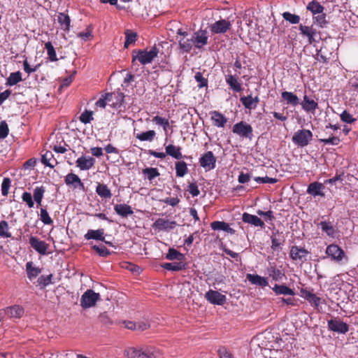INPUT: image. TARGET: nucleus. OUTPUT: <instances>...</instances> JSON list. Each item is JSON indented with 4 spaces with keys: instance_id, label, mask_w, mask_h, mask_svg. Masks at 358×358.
<instances>
[{
    "instance_id": "nucleus-59",
    "label": "nucleus",
    "mask_w": 358,
    "mask_h": 358,
    "mask_svg": "<svg viewBox=\"0 0 358 358\" xmlns=\"http://www.w3.org/2000/svg\"><path fill=\"white\" fill-rule=\"evenodd\" d=\"M143 172L144 174L147 175L150 180L159 175L157 169L155 168H146L143 169Z\"/></svg>"
},
{
    "instance_id": "nucleus-39",
    "label": "nucleus",
    "mask_w": 358,
    "mask_h": 358,
    "mask_svg": "<svg viewBox=\"0 0 358 358\" xmlns=\"http://www.w3.org/2000/svg\"><path fill=\"white\" fill-rule=\"evenodd\" d=\"M96 193L102 198L110 199L112 196L110 190L107 185L103 184H99L96 189Z\"/></svg>"
},
{
    "instance_id": "nucleus-50",
    "label": "nucleus",
    "mask_w": 358,
    "mask_h": 358,
    "mask_svg": "<svg viewBox=\"0 0 358 358\" xmlns=\"http://www.w3.org/2000/svg\"><path fill=\"white\" fill-rule=\"evenodd\" d=\"M52 274H50L48 275H41L38 278L37 282L41 288H44L50 283H52Z\"/></svg>"
},
{
    "instance_id": "nucleus-27",
    "label": "nucleus",
    "mask_w": 358,
    "mask_h": 358,
    "mask_svg": "<svg viewBox=\"0 0 358 358\" xmlns=\"http://www.w3.org/2000/svg\"><path fill=\"white\" fill-rule=\"evenodd\" d=\"M103 234H104V230L103 229H97V230L90 229V230H88L87 234L85 235V238L87 240L94 239V240L105 241V238L103 236Z\"/></svg>"
},
{
    "instance_id": "nucleus-20",
    "label": "nucleus",
    "mask_w": 358,
    "mask_h": 358,
    "mask_svg": "<svg viewBox=\"0 0 358 358\" xmlns=\"http://www.w3.org/2000/svg\"><path fill=\"white\" fill-rule=\"evenodd\" d=\"M281 97L286 104L292 106H296L300 103L299 97L291 92H282L281 93Z\"/></svg>"
},
{
    "instance_id": "nucleus-6",
    "label": "nucleus",
    "mask_w": 358,
    "mask_h": 358,
    "mask_svg": "<svg viewBox=\"0 0 358 358\" xmlns=\"http://www.w3.org/2000/svg\"><path fill=\"white\" fill-rule=\"evenodd\" d=\"M231 26L229 20L221 19L210 24L209 29L212 34H224L231 29Z\"/></svg>"
},
{
    "instance_id": "nucleus-2",
    "label": "nucleus",
    "mask_w": 358,
    "mask_h": 358,
    "mask_svg": "<svg viewBox=\"0 0 358 358\" xmlns=\"http://www.w3.org/2000/svg\"><path fill=\"white\" fill-rule=\"evenodd\" d=\"M159 50L154 45L151 49L148 51L145 50H134L132 51V64L135 62L136 59L143 64L145 65L151 63L155 57H157Z\"/></svg>"
},
{
    "instance_id": "nucleus-54",
    "label": "nucleus",
    "mask_w": 358,
    "mask_h": 358,
    "mask_svg": "<svg viewBox=\"0 0 358 358\" xmlns=\"http://www.w3.org/2000/svg\"><path fill=\"white\" fill-rule=\"evenodd\" d=\"M240 101L245 108L254 109L252 96L251 95H248L247 96H241Z\"/></svg>"
},
{
    "instance_id": "nucleus-12",
    "label": "nucleus",
    "mask_w": 358,
    "mask_h": 358,
    "mask_svg": "<svg viewBox=\"0 0 358 358\" xmlns=\"http://www.w3.org/2000/svg\"><path fill=\"white\" fill-rule=\"evenodd\" d=\"M299 30L303 36L306 37L308 38V41L309 44H313L316 41L315 36L317 34L316 29L311 26H306L303 24L299 25Z\"/></svg>"
},
{
    "instance_id": "nucleus-38",
    "label": "nucleus",
    "mask_w": 358,
    "mask_h": 358,
    "mask_svg": "<svg viewBox=\"0 0 358 358\" xmlns=\"http://www.w3.org/2000/svg\"><path fill=\"white\" fill-rule=\"evenodd\" d=\"M94 164V158H78L77 166L81 170H87Z\"/></svg>"
},
{
    "instance_id": "nucleus-62",
    "label": "nucleus",
    "mask_w": 358,
    "mask_h": 358,
    "mask_svg": "<svg viewBox=\"0 0 358 358\" xmlns=\"http://www.w3.org/2000/svg\"><path fill=\"white\" fill-rule=\"evenodd\" d=\"M341 120L346 123L351 124L353 123L356 119L352 117L351 114H350L347 110H344L341 114Z\"/></svg>"
},
{
    "instance_id": "nucleus-45",
    "label": "nucleus",
    "mask_w": 358,
    "mask_h": 358,
    "mask_svg": "<svg viewBox=\"0 0 358 358\" xmlns=\"http://www.w3.org/2000/svg\"><path fill=\"white\" fill-rule=\"evenodd\" d=\"M12 236L11 233L9 231L8 223L2 220L0 222V237L1 238H10Z\"/></svg>"
},
{
    "instance_id": "nucleus-34",
    "label": "nucleus",
    "mask_w": 358,
    "mask_h": 358,
    "mask_svg": "<svg viewBox=\"0 0 358 358\" xmlns=\"http://www.w3.org/2000/svg\"><path fill=\"white\" fill-rule=\"evenodd\" d=\"M301 294L302 296L308 301L311 304H313L315 306H319L320 299L317 297L315 294L305 289L301 290Z\"/></svg>"
},
{
    "instance_id": "nucleus-57",
    "label": "nucleus",
    "mask_w": 358,
    "mask_h": 358,
    "mask_svg": "<svg viewBox=\"0 0 358 358\" xmlns=\"http://www.w3.org/2000/svg\"><path fill=\"white\" fill-rule=\"evenodd\" d=\"M11 185V180L9 178H4L1 184V194L3 196H7Z\"/></svg>"
},
{
    "instance_id": "nucleus-35",
    "label": "nucleus",
    "mask_w": 358,
    "mask_h": 358,
    "mask_svg": "<svg viewBox=\"0 0 358 358\" xmlns=\"http://www.w3.org/2000/svg\"><path fill=\"white\" fill-rule=\"evenodd\" d=\"M166 258L169 260H178V262H182L185 255L174 248H170L166 255Z\"/></svg>"
},
{
    "instance_id": "nucleus-15",
    "label": "nucleus",
    "mask_w": 358,
    "mask_h": 358,
    "mask_svg": "<svg viewBox=\"0 0 358 358\" xmlns=\"http://www.w3.org/2000/svg\"><path fill=\"white\" fill-rule=\"evenodd\" d=\"M326 253L333 259L336 261L342 260L344 257V251L337 245H329L326 250Z\"/></svg>"
},
{
    "instance_id": "nucleus-61",
    "label": "nucleus",
    "mask_w": 358,
    "mask_h": 358,
    "mask_svg": "<svg viewBox=\"0 0 358 358\" xmlns=\"http://www.w3.org/2000/svg\"><path fill=\"white\" fill-rule=\"evenodd\" d=\"M41 220L45 224H51L53 222L48 211L44 208H41Z\"/></svg>"
},
{
    "instance_id": "nucleus-13",
    "label": "nucleus",
    "mask_w": 358,
    "mask_h": 358,
    "mask_svg": "<svg viewBox=\"0 0 358 358\" xmlns=\"http://www.w3.org/2000/svg\"><path fill=\"white\" fill-rule=\"evenodd\" d=\"M309 254V252L303 248L294 245L290 249V257L294 260H299L301 262H305L306 260V256Z\"/></svg>"
},
{
    "instance_id": "nucleus-26",
    "label": "nucleus",
    "mask_w": 358,
    "mask_h": 358,
    "mask_svg": "<svg viewBox=\"0 0 358 358\" xmlns=\"http://www.w3.org/2000/svg\"><path fill=\"white\" fill-rule=\"evenodd\" d=\"M53 150L58 154L66 153V155L70 157L75 154V151L73 150L69 145H67L64 142H60L59 143H57L53 146Z\"/></svg>"
},
{
    "instance_id": "nucleus-22",
    "label": "nucleus",
    "mask_w": 358,
    "mask_h": 358,
    "mask_svg": "<svg viewBox=\"0 0 358 358\" xmlns=\"http://www.w3.org/2000/svg\"><path fill=\"white\" fill-rule=\"evenodd\" d=\"M242 220L244 222L250 224L255 227H263L264 226V222L256 215L244 213L242 216Z\"/></svg>"
},
{
    "instance_id": "nucleus-23",
    "label": "nucleus",
    "mask_w": 358,
    "mask_h": 358,
    "mask_svg": "<svg viewBox=\"0 0 358 358\" xmlns=\"http://www.w3.org/2000/svg\"><path fill=\"white\" fill-rule=\"evenodd\" d=\"M5 314L9 317L20 318L24 314V308L20 306L15 305L6 308L4 310Z\"/></svg>"
},
{
    "instance_id": "nucleus-16",
    "label": "nucleus",
    "mask_w": 358,
    "mask_h": 358,
    "mask_svg": "<svg viewBox=\"0 0 358 358\" xmlns=\"http://www.w3.org/2000/svg\"><path fill=\"white\" fill-rule=\"evenodd\" d=\"M301 108L307 113H315V110L318 108V103L314 99H310L305 94L303 101L299 103Z\"/></svg>"
},
{
    "instance_id": "nucleus-43",
    "label": "nucleus",
    "mask_w": 358,
    "mask_h": 358,
    "mask_svg": "<svg viewBox=\"0 0 358 358\" xmlns=\"http://www.w3.org/2000/svg\"><path fill=\"white\" fill-rule=\"evenodd\" d=\"M45 48L47 50L48 59L51 62H56L58 60L55 50L51 42L48 41L45 43Z\"/></svg>"
},
{
    "instance_id": "nucleus-29",
    "label": "nucleus",
    "mask_w": 358,
    "mask_h": 358,
    "mask_svg": "<svg viewBox=\"0 0 358 358\" xmlns=\"http://www.w3.org/2000/svg\"><path fill=\"white\" fill-rule=\"evenodd\" d=\"M114 210L119 215L124 217H127L134 213L131 206L127 204H116L114 207Z\"/></svg>"
},
{
    "instance_id": "nucleus-25",
    "label": "nucleus",
    "mask_w": 358,
    "mask_h": 358,
    "mask_svg": "<svg viewBox=\"0 0 358 358\" xmlns=\"http://www.w3.org/2000/svg\"><path fill=\"white\" fill-rule=\"evenodd\" d=\"M248 280L252 285H259L261 287H266L268 285V281L266 278L262 277L255 274H247Z\"/></svg>"
},
{
    "instance_id": "nucleus-31",
    "label": "nucleus",
    "mask_w": 358,
    "mask_h": 358,
    "mask_svg": "<svg viewBox=\"0 0 358 358\" xmlns=\"http://www.w3.org/2000/svg\"><path fill=\"white\" fill-rule=\"evenodd\" d=\"M273 290L276 294L290 296H294L295 294L293 289H290L285 285H275V286L273 287Z\"/></svg>"
},
{
    "instance_id": "nucleus-30",
    "label": "nucleus",
    "mask_w": 358,
    "mask_h": 358,
    "mask_svg": "<svg viewBox=\"0 0 358 358\" xmlns=\"http://www.w3.org/2000/svg\"><path fill=\"white\" fill-rule=\"evenodd\" d=\"M57 21L61 26V29L64 31H69L71 19L67 14L59 13L57 15Z\"/></svg>"
},
{
    "instance_id": "nucleus-56",
    "label": "nucleus",
    "mask_w": 358,
    "mask_h": 358,
    "mask_svg": "<svg viewBox=\"0 0 358 358\" xmlns=\"http://www.w3.org/2000/svg\"><path fill=\"white\" fill-rule=\"evenodd\" d=\"M194 78L198 83V87L202 88L208 86V80L205 78L201 72L195 73Z\"/></svg>"
},
{
    "instance_id": "nucleus-9",
    "label": "nucleus",
    "mask_w": 358,
    "mask_h": 358,
    "mask_svg": "<svg viewBox=\"0 0 358 358\" xmlns=\"http://www.w3.org/2000/svg\"><path fill=\"white\" fill-rule=\"evenodd\" d=\"M107 97L110 101H108V105L113 108H120L124 99V95L122 92H114L112 93H107Z\"/></svg>"
},
{
    "instance_id": "nucleus-17",
    "label": "nucleus",
    "mask_w": 358,
    "mask_h": 358,
    "mask_svg": "<svg viewBox=\"0 0 358 358\" xmlns=\"http://www.w3.org/2000/svg\"><path fill=\"white\" fill-rule=\"evenodd\" d=\"M225 80L233 91L239 92L242 90L241 83L238 80V75L228 73L225 76Z\"/></svg>"
},
{
    "instance_id": "nucleus-44",
    "label": "nucleus",
    "mask_w": 358,
    "mask_h": 358,
    "mask_svg": "<svg viewBox=\"0 0 358 358\" xmlns=\"http://www.w3.org/2000/svg\"><path fill=\"white\" fill-rule=\"evenodd\" d=\"M180 150L179 146L169 145L166 147V153L171 157H182Z\"/></svg>"
},
{
    "instance_id": "nucleus-24",
    "label": "nucleus",
    "mask_w": 358,
    "mask_h": 358,
    "mask_svg": "<svg viewBox=\"0 0 358 358\" xmlns=\"http://www.w3.org/2000/svg\"><path fill=\"white\" fill-rule=\"evenodd\" d=\"M179 46L182 52H189L192 47L194 46L192 36L181 37L179 40Z\"/></svg>"
},
{
    "instance_id": "nucleus-32",
    "label": "nucleus",
    "mask_w": 358,
    "mask_h": 358,
    "mask_svg": "<svg viewBox=\"0 0 358 358\" xmlns=\"http://www.w3.org/2000/svg\"><path fill=\"white\" fill-rule=\"evenodd\" d=\"M162 267L169 271H181L186 268V264L180 262L164 263L162 264Z\"/></svg>"
},
{
    "instance_id": "nucleus-37",
    "label": "nucleus",
    "mask_w": 358,
    "mask_h": 358,
    "mask_svg": "<svg viewBox=\"0 0 358 358\" xmlns=\"http://www.w3.org/2000/svg\"><path fill=\"white\" fill-rule=\"evenodd\" d=\"M22 73L20 71L11 73L6 80V85L8 86H13L22 81Z\"/></svg>"
},
{
    "instance_id": "nucleus-28",
    "label": "nucleus",
    "mask_w": 358,
    "mask_h": 358,
    "mask_svg": "<svg viewBox=\"0 0 358 358\" xmlns=\"http://www.w3.org/2000/svg\"><path fill=\"white\" fill-rule=\"evenodd\" d=\"M134 135L136 138L140 141L152 142L156 136V132L154 130H149L137 134L134 133Z\"/></svg>"
},
{
    "instance_id": "nucleus-42",
    "label": "nucleus",
    "mask_w": 358,
    "mask_h": 358,
    "mask_svg": "<svg viewBox=\"0 0 358 358\" xmlns=\"http://www.w3.org/2000/svg\"><path fill=\"white\" fill-rule=\"evenodd\" d=\"M200 165L203 167L206 171H210L215 167L216 158H200Z\"/></svg>"
},
{
    "instance_id": "nucleus-40",
    "label": "nucleus",
    "mask_w": 358,
    "mask_h": 358,
    "mask_svg": "<svg viewBox=\"0 0 358 358\" xmlns=\"http://www.w3.org/2000/svg\"><path fill=\"white\" fill-rule=\"evenodd\" d=\"M124 34L125 41L124 46V48H127L130 44L136 42L138 38V34L135 32L131 31L129 29L126 30Z\"/></svg>"
},
{
    "instance_id": "nucleus-5",
    "label": "nucleus",
    "mask_w": 358,
    "mask_h": 358,
    "mask_svg": "<svg viewBox=\"0 0 358 358\" xmlns=\"http://www.w3.org/2000/svg\"><path fill=\"white\" fill-rule=\"evenodd\" d=\"M99 300L100 294L99 293L94 292L92 289H87L81 296L80 306L84 309L89 308L94 306Z\"/></svg>"
},
{
    "instance_id": "nucleus-49",
    "label": "nucleus",
    "mask_w": 358,
    "mask_h": 358,
    "mask_svg": "<svg viewBox=\"0 0 358 358\" xmlns=\"http://www.w3.org/2000/svg\"><path fill=\"white\" fill-rule=\"evenodd\" d=\"M282 17L291 24H298L300 21V17L299 15L292 14L289 12L283 13Z\"/></svg>"
},
{
    "instance_id": "nucleus-10",
    "label": "nucleus",
    "mask_w": 358,
    "mask_h": 358,
    "mask_svg": "<svg viewBox=\"0 0 358 358\" xmlns=\"http://www.w3.org/2000/svg\"><path fill=\"white\" fill-rule=\"evenodd\" d=\"M205 298L212 304L222 306L226 302V296L212 289L206 293Z\"/></svg>"
},
{
    "instance_id": "nucleus-19",
    "label": "nucleus",
    "mask_w": 358,
    "mask_h": 358,
    "mask_svg": "<svg viewBox=\"0 0 358 358\" xmlns=\"http://www.w3.org/2000/svg\"><path fill=\"white\" fill-rule=\"evenodd\" d=\"M211 120L214 126L224 127L227 122V118L220 112L214 110L210 113Z\"/></svg>"
},
{
    "instance_id": "nucleus-64",
    "label": "nucleus",
    "mask_w": 358,
    "mask_h": 358,
    "mask_svg": "<svg viewBox=\"0 0 358 358\" xmlns=\"http://www.w3.org/2000/svg\"><path fill=\"white\" fill-rule=\"evenodd\" d=\"M8 127L5 121H3L0 124V138H6L8 134Z\"/></svg>"
},
{
    "instance_id": "nucleus-63",
    "label": "nucleus",
    "mask_w": 358,
    "mask_h": 358,
    "mask_svg": "<svg viewBox=\"0 0 358 358\" xmlns=\"http://www.w3.org/2000/svg\"><path fill=\"white\" fill-rule=\"evenodd\" d=\"M255 181L257 183H275L277 182V179L273 178H269L268 176L266 177H256L254 178Z\"/></svg>"
},
{
    "instance_id": "nucleus-51",
    "label": "nucleus",
    "mask_w": 358,
    "mask_h": 358,
    "mask_svg": "<svg viewBox=\"0 0 358 358\" xmlns=\"http://www.w3.org/2000/svg\"><path fill=\"white\" fill-rule=\"evenodd\" d=\"M44 192L45 189L43 187H37L36 188L34 189L33 196L35 201L39 205H41V203Z\"/></svg>"
},
{
    "instance_id": "nucleus-47",
    "label": "nucleus",
    "mask_w": 358,
    "mask_h": 358,
    "mask_svg": "<svg viewBox=\"0 0 358 358\" xmlns=\"http://www.w3.org/2000/svg\"><path fill=\"white\" fill-rule=\"evenodd\" d=\"M152 121L158 125L162 126L164 132L166 134L167 133L168 127H169V122L168 119L157 115L153 117Z\"/></svg>"
},
{
    "instance_id": "nucleus-55",
    "label": "nucleus",
    "mask_w": 358,
    "mask_h": 358,
    "mask_svg": "<svg viewBox=\"0 0 358 358\" xmlns=\"http://www.w3.org/2000/svg\"><path fill=\"white\" fill-rule=\"evenodd\" d=\"M229 224L223 221H215L210 224L211 228L213 230H222L226 231Z\"/></svg>"
},
{
    "instance_id": "nucleus-18",
    "label": "nucleus",
    "mask_w": 358,
    "mask_h": 358,
    "mask_svg": "<svg viewBox=\"0 0 358 358\" xmlns=\"http://www.w3.org/2000/svg\"><path fill=\"white\" fill-rule=\"evenodd\" d=\"M176 225V222L175 221L159 218L153 223L152 227L159 230H168L173 229Z\"/></svg>"
},
{
    "instance_id": "nucleus-4",
    "label": "nucleus",
    "mask_w": 358,
    "mask_h": 358,
    "mask_svg": "<svg viewBox=\"0 0 358 358\" xmlns=\"http://www.w3.org/2000/svg\"><path fill=\"white\" fill-rule=\"evenodd\" d=\"M313 138V133L308 129H301L296 131L292 137L294 144L299 147H305Z\"/></svg>"
},
{
    "instance_id": "nucleus-41",
    "label": "nucleus",
    "mask_w": 358,
    "mask_h": 358,
    "mask_svg": "<svg viewBox=\"0 0 358 358\" xmlns=\"http://www.w3.org/2000/svg\"><path fill=\"white\" fill-rule=\"evenodd\" d=\"M313 20L314 23H316L321 28L326 27L328 24V21L326 20V14L324 11L322 13L313 15Z\"/></svg>"
},
{
    "instance_id": "nucleus-21",
    "label": "nucleus",
    "mask_w": 358,
    "mask_h": 358,
    "mask_svg": "<svg viewBox=\"0 0 358 358\" xmlns=\"http://www.w3.org/2000/svg\"><path fill=\"white\" fill-rule=\"evenodd\" d=\"M324 188L323 184L318 182H314L310 183L307 189V193L313 195V196H324V194L322 192V189Z\"/></svg>"
},
{
    "instance_id": "nucleus-60",
    "label": "nucleus",
    "mask_w": 358,
    "mask_h": 358,
    "mask_svg": "<svg viewBox=\"0 0 358 358\" xmlns=\"http://www.w3.org/2000/svg\"><path fill=\"white\" fill-rule=\"evenodd\" d=\"M319 225L321 227L322 231H325L328 236H332L334 234V228L329 223L321 222Z\"/></svg>"
},
{
    "instance_id": "nucleus-36",
    "label": "nucleus",
    "mask_w": 358,
    "mask_h": 358,
    "mask_svg": "<svg viewBox=\"0 0 358 358\" xmlns=\"http://www.w3.org/2000/svg\"><path fill=\"white\" fill-rule=\"evenodd\" d=\"M26 270L27 273L28 278L31 280L39 275L41 272V270L39 268L34 267L33 266V262H29L26 264Z\"/></svg>"
},
{
    "instance_id": "nucleus-58",
    "label": "nucleus",
    "mask_w": 358,
    "mask_h": 358,
    "mask_svg": "<svg viewBox=\"0 0 358 358\" xmlns=\"http://www.w3.org/2000/svg\"><path fill=\"white\" fill-rule=\"evenodd\" d=\"M92 249L103 257H106L110 254V251L104 245H94Z\"/></svg>"
},
{
    "instance_id": "nucleus-7",
    "label": "nucleus",
    "mask_w": 358,
    "mask_h": 358,
    "mask_svg": "<svg viewBox=\"0 0 358 358\" xmlns=\"http://www.w3.org/2000/svg\"><path fill=\"white\" fill-rule=\"evenodd\" d=\"M192 36L196 48L201 49L208 43V31L206 29H199L195 31Z\"/></svg>"
},
{
    "instance_id": "nucleus-48",
    "label": "nucleus",
    "mask_w": 358,
    "mask_h": 358,
    "mask_svg": "<svg viewBox=\"0 0 358 358\" xmlns=\"http://www.w3.org/2000/svg\"><path fill=\"white\" fill-rule=\"evenodd\" d=\"M327 50L326 46L321 47L320 50L317 52V59L319 62H323V63H327L329 60L331 59V53H329V55H327L324 50Z\"/></svg>"
},
{
    "instance_id": "nucleus-53",
    "label": "nucleus",
    "mask_w": 358,
    "mask_h": 358,
    "mask_svg": "<svg viewBox=\"0 0 358 358\" xmlns=\"http://www.w3.org/2000/svg\"><path fill=\"white\" fill-rule=\"evenodd\" d=\"M268 273L269 275L275 280L281 279L283 275L282 271L275 266H271V268H268Z\"/></svg>"
},
{
    "instance_id": "nucleus-1",
    "label": "nucleus",
    "mask_w": 358,
    "mask_h": 358,
    "mask_svg": "<svg viewBox=\"0 0 358 358\" xmlns=\"http://www.w3.org/2000/svg\"><path fill=\"white\" fill-rule=\"evenodd\" d=\"M125 355L128 358H162L161 352L152 347L141 349L130 348L125 350Z\"/></svg>"
},
{
    "instance_id": "nucleus-46",
    "label": "nucleus",
    "mask_w": 358,
    "mask_h": 358,
    "mask_svg": "<svg viewBox=\"0 0 358 358\" xmlns=\"http://www.w3.org/2000/svg\"><path fill=\"white\" fill-rule=\"evenodd\" d=\"M176 176L183 177L187 172V164L184 162H178L176 163Z\"/></svg>"
},
{
    "instance_id": "nucleus-14",
    "label": "nucleus",
    "mask_w": 358,
    "mask_h": 358,
    "mask_svg": "<svg viewBox=\"0 0 358 358\" xmlns=\"http://www.w3.org/2000/svg\"><path fill=\"white\" fill-rule=\"evenodd\" d=\"M29 244L31 246L41 255H46L48 245L36 237L31 236L29 238Z\"/></svg>"
},
{
    "instance_id": "nucleus-11",
    "label": "nucleus",
    "mask_w": 358,
    "mask_h": 358,
    "mask_svg": "<svg viewBox=\"0 0 358 358\" xmlns=\"http://www.w3.org/2000/svg\"><path fill=\"white\" fill-rule=\"evenodd\" d=\"M65 183L66 185L73 189H85L84 184L82 182L80 178L73 173L66 175L65 177Z\"/></svg>"
},
{
    "instance_id": "nucleus-8",
    "label": "nucleus",
    "mask_w": 358,
    "mask_h": 358,
    "mask_svg": "<svg viewBox=\"0 0 358 358\" xmlns=\"http://www.w3.org/2000/svg\"><path fill=\"white\" fill-rule=\"evenodd\" d=\"M327 324L329 329L334 332L345 334L349 331L348 324L337 318L328 320Z\"/></svg>"
},
{
    "instance_id": "nucleus-52",
    "label": "nucleus",
    "mask_w": 358,
    "mask_h": 358,
    "mask_svg": "<svg viewBox=\"0 0 358 358\" xmlns=\"http://www.w3.org/2000/svg\"><path fill=\"white\" fill-rule=\"evenodd\" d=\"M79 119L84 124L90 123L93 120V112L85 110L81 113Z\"/></svg>"
},
{
    "instance_id": "nucleus-33",
    "label": "nucleus",
    "mask_w": 358,
    "mask_h": 358,
    "mask_svg": "<svg viewBox=\"0 0 358 358\" xmlns=\"http://www.w3.org/2000/svg\"><path fill=\"white\" fill-rule=\"evenodd\" d=\"M307 10H310L313 15H315L318 13H322L324 8L323 6H322L317 1L313 0L310 1L307 7Z\"/></svg>"
},
{
    "instance_id": "nucleus-3",
    "label": "nucleus",
    "mask_w": 358,
    "mask_h": 358,
    "mask_svg": "<svg viewBox=\"0 0 358 358\" xmlns=\"http://www.w3.org/2000/svg\"><path fill=\"white\" fill-rule=\"evenodd\" d=\"M232 132L242 138L252 140L253 138V129L245 121L236 123L232 127Z\"/></svg>"
}]
</instances>
